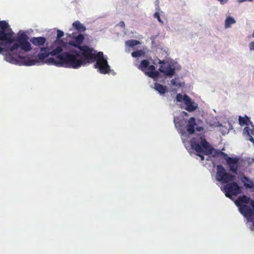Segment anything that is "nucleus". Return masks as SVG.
Returning <instances> with one entry per match:
<instances>
[{
    "instance_id": "obj_6",
    "label": "nucleus",
    "mask_w": 254,
    "mask_h": 254,
    "mask_svg": "<svg viewBox=\"0 0 254 254\" xmlns=\"http://www.w3.org/2000/svg\"><path fill=\"white\" fill-rule=\"evenodd\" d=\"M14 33L8 23L6 21H0V45L11 44L15 41Z\"/></svg>"
},
{
    "instance_id": "obj_1",
    "label": "nucleus",
    "mask_w": 254,
    "mask_h": 254,
    "mask_svg": "<svg viewBox=\"0 0 254 254\" xmlns=\"http://www.w3.org/2000/svg\"><path fill=\"white\" fill-rule=\"evenodd\" d=\"M80 51L71 50L64 52L56 58H50L47 63L58 66L78 68L87 64H91L96 60V51L84 45L79 49Z\"/></svg>"
},
{
    "instance_id": "obj_25",
    "label": "nucleus",
    "mask_w": 254,
    "mask_h": 254,
    "mask_svg": "<svg viewBox=\"0 0 254 254\" xmlns=\"http://www.w3.org/2000/svg\"><path fill=\"white\" fill-rule=\"evenodd\" d=\"M106 59L104 58L103 53L102 52H98L97 54H96V61H103Z\"/></svg>"
},
{
    "instance_id": "obj_8",
    "label": "nucleus",
    "mask_w": 254,
    "mask_h": 254,
    "mask_svg": "<svg viewBox=\"0 0 254 254\" xmlns=\"http://www.w3.org/2000/svg\"><path fill=\"white\" fill-rule=\"evenodd\" d=\"M221 190L225 193L226 196L230 198L232 196H236L242 192L241 187L234 181L226 184Z\"/></svg>"
},
{
    "instance_id": "obj_21",
    "label": "nucleus",
    "mask_w": 254,
    "mask_h": 254,
    "mask_svg": "<svg viewBox=\"0 0 254 254\" xmlns=\"http://www.w3.org/2000/svg\"><path fill=\"white\" fill-rule=\"evenodd\" d=\"M174 122L177 127H181L183 126V120L179 117H174Z\"/></svg>"
},
{
    "instance_id": "obj_12",
    "label": "nucleus",
    "mask_w": 254,
    "mask_h": 254,
    "mask_svg": "<svg viewBox=\"0 0 254 254\" xmlns=\"http://www.w3.org/2000/svg\"><path fill=\"white\" fill-rule=\"evenodd\" d=\"M225 160L229 167L230 171L233 173L237 174L239 159L238 157H228L225 158Z\"/></svg>"
},
{
    "instance_id": "obj_23",
    "label": "nucleus",
    "mask_w": 254,
    "mask_h": 254,
    "mask_svg": "<svg viewBox=\"0 0 254 254\" xmlns=\"http://www.w3.org/2000/svg\"><path fill=\"white\" fill-rule=\"evenodd\" d=\"M144 55V52L142 50H137L131 53V56L133 58H138Z\"/></svg>"
},
{
    "instance_id": "obj_2",
    "label": "nucleus",
    "mask_w": 254,
    "mask_h": 254,
    "mask_svg": "<svg viewBox=\"0 0 254 254\" xmlns=\"http://www.w3.org/2000/svg\"><path fill=\"white\" fill-rule=\"evenodd\" d=\"M40 51L41 52L36 55L35 59L21 56H18L17 58L20 60L23 65L26 66H31L40 63H46L52 65L47 63V60L50 58H56L61 55L59 54L63 51V49L61 47L58 46L53 51H50V48L46 47L41 48Z\"/></svg>"
},
{
    "instance_id": "obj_4",
    "label": "nucleus",
    "mask_w": 254,
    "mask_h": 254,
    "mask_svg": "<svg viewBox=\"0 0 254 254\" xmlns=\"http://www.w3.org/2000/svg\"><path fill=\"white\" fill-rule=\"evenodd\" d=\"M28 37L25 33L19 34L15 40V41L18 42V43H14L12 46L7 47L5 50L6 52L4 57L5 60L10 63L17 64L18 61L17 58L14 57L11 52L17 50L19 48L25 52L30 51L32 48L30 43L28 41Z\"/></svg>"
},
{
    "instance_id": "obj_26",
    "label": "nucleus",
    "mask_w": 254,
    "mask_h": 254,
    "mask_svg": "<svg viewBox=\"0 0 254 254\" xmlns=\"http://www.w3.org/2000/svg\"><path fill=\"white\" fill-rule=\"evenodd\" d=\"M171 84L175 86H177V87L181 86V83L179 80V78H175L174 79H172L171 80Z\"/></svg>"
},
{
    "instance_id": "obj_39",
    "label": "nucleus",
    "mask_w": 254,
    "mask_h": 254,
    "mask_svg": "<svg viewBox=\"0 0 254 254\" xmlns=\"http://www.w3.org/2000/svg\"><path fill=\"white\" fill-rule=\"evenodd\" d=\"M253 161L254 162V159H253Z\"/></svg>"
},
{
    "instance_id": "obj_16",
    "label": "nucleus",
    "mask_w": 254,
    "mask_h": 254,
    "mask_svg": "<svg viewBox=\"0 0 254 254\" xmlns=\"http://www.w3.org/2000/svg\"><path fill=\"white\" fill-rule=\"evenodd\" d=\"M84 40V36L82 34H79L75 38L74 41H71L69 43V45L79 49L81 48V47H83V46H81V44Z\"/></svg>"
},
{
    "instance_id": "obj_33",
    "label": "nucleus",
    "mask_w": 254,
    "mask_h": 254,
    "mask_svg": "<svg viewBox=\"0 0 254 254\" xmlns=\"http://www.w3.org/2000/svg\"><path fill=\"white\" fill-rule=\"evenodd\" d=\"M253 0H238V1L239 3H242L243 2L246 1H252Z\"/></svg>"
},
{
    "instance_id": "obj_17",
    "label": "nucleus",
    "mask_w": 254,
    "mask_h": 254,
    "mask_svg": "<svg viewBox=\"0 0 254 254\" xmlns=\"http://www.w3.org/2000/svg\"><path fill=\"white\" fill-rule=\"evenodd\" d=\"M46 41V39L43 37H33L30 39V42L36 46H43Z\"/></svg>"
},
{
    "instance_id": "obj_32",
    "label": "nucleus",
    "mask_w": 254,
    "mask_h": 254,
    "mask_svg": "<svg viewBox=\"0 0 254 254\" xmlns=\"http://www.w3.org/2000/svg\"><path fill=\"white\" fill-rule=\"evenodd\" d=\"M197 155H198L199 157H200L201 161H203V160H204V157L203 155H201V154H197Z\"/></svg>"
},
{
    "instance_id": "obj_27",
    "label": "nucleus",
    "mask_w": 254,
    "mask_h": 254,
    "mask_svg": "<svg viewBox=\"0 0 254 254\" xmlns=\"http://www.w3.org/2000/svg\"><path fill=\"white\" fill-rule=\"evenodd\" d=\"M64 35V32L60 30H58L57 31V39L55 41V43L57 41H60L61 42H63V41L61 40H60V39Z\"/></svg>"
},
{
    "instance_id": "obj_22",
    "label": "nucleus",
    "mask_w": 254,
    "mask_h": 254,
    "mask_svg": "<svg viewBox=\"0 0 254 254\" xmlns=\"http://www.w3.org/2000/svg\"><path fill=\"white\" fill-rule=\"evenodd\" d=\"M236 22L235 19L231 17H228L225 20V26L226 27H230L231 24Z\"/></svg>"
},
{
    "instance_id": "obj_10",
    "label": "nucleus",
    "mask_w": 254,
    "mask_h": 254,
    "mask_svg": "<svg viewBox=\"0 0 254 254\" xmlns=\"http://www.w3.org/2000/svg\"><path fill=\"white\" fill-rule=\"evenodd\" d=\"M138 68L142 71H145L146 69L148 70L149 71L145 72V74L152 78H157L159 75V72L157 70H155V66L153 65H149V62L147 60H142L138 65Z\"/></svg>"
},
{
    "instance_id": "obj_11",
    "label": "nucleus",
    "mask_w": 254,
    "mask_h": 254,
    "mask_svg": "<svg viewBox=\"0 0 254 254\" xmlns=\"http://www.w3.org/2000/svg\"><path fill=\"white\" fill-rule=\"evenodd\" d=\"M158 64H162L159 68V71L167 76L172 77L175 73V68L169 63L164 60H159Z\"/></svg>"
},
{
    "instance_id": "obj_3",
    "label": "nucleus",
    "mask_w": 254,
    "mask_h": 254,
    "mask_svg": "<svg viewBox=\"0 0 254 254\" xmlns=\"http://www.w3.org/2000/svg\"><path fill=\"white\" fill-rule=\"evenodd\" d=\"M190 145L191 147L198 153L204 152L206 155L212 154L213 157L221 155L225 157V158L229 157L227 154L222 151L214 149L206 140L204 136L201 134H198L196 137H193L190 140Z\"/></svg>"
},
{
    "instance_id": "obj_28",
    "label": "nucleus",
    "mask_w": 254,
    "mask_h": 254,
    "mask_svg": "<svg viewBox=\"0 0 254 254\" xmlns=\"http://www.w3.org/2000/svg\"><path fill=\"white\" fill-rule=\"evenodd\" d=\"M244 179L245 180H246L249 183V184H245V186L249 188H251V189L253 188L254 187L253 182L246 177H244Z\"/></svg>"
},
{
    "instance_id": "obj_29",
    "label": "nucleus",
    "mask_w": 254,
    "mask_h": 254,
    "mask_svg": "<svg viewBox=\"0 0 254 254\" xmlns=\"http://www.w3.org/2000/svg\"><path fill=\"white\" fill-rule=\"evenodd\" d=\"M153 16L154 18H157L159 22H160L162 24H163V21L161 20L160 16V14L158 12H156L154 14Z\"/></svg>"
},
{
    "instance_id": "obj_31",
    "label": "nucleus",
    "mask_w": 254,
    "mask_h": 254,
    "mask_svg": "<svg viewBox=\"0 0 254 254\" xmlns=\"http://www.w3.org/2000/svg\"><path fill=\"white\" fill-rule=\"evenodd\" d=\"M222 4L226 3L228 0H218Z\"/></svg>"
},
{
    "instance_id": "obj_35",
    "label": "nucleus",
    "mask_w": 254,
    "mask_h": 254,
    "mask_svg": "<svg viewBox=\"0 0 254 254\" xmlns=\"http://www.w3.org/2000/svg\"><path fill=\"white\" fill-rule=\"evenodd\" d=\"M182 114H183L184 116H189L188 113H187V112H185V111H183V112H182Z\"/></svg>"
},
{
    "instance_id": "obj_14",
    "label": "nucleus",
    "mask_w": 254,
    "mask_h": 254,
    "mask_svg": "<svg viewBox=\"0 0 254 254\" xmlns=\"http://www.w3.org/2000/svg\"><path fill=\"white\" fill-rule=\"evenodd\" d=\"M185 109L190 112L195 111L197 108V104L193 101L189 96H185Z\"/></svg>"
},
{
    "instance_id": "obj_9",
    "label": "nucleus",
    "mask_w": 254,
    "mask_h": 254,
    "mask_svg": "<svg viewBox=\"0 0 254 254\" xmlns=\"http://www.w3.org/2000/svg\"><path fill=\"white\" fill-rule=\"evenodd\" d=\"M216 178L218 181L227 184L235 180V177L227 173L222 165H218L216 167Z\"/></svg>"
},
{
    "instance_id": "obj_20",
    "label": "nucleus",
    "mask_w": 254,
    "mask_h": 254,
    "mask_svg": "<svg viewBox=\"0 0 254 254\" xmlns=\"http://www.w3.org/2000/svg\"><path fill=\"white\" fill-rule=\"evenodd\" d=\"M139 44L140 42L136 40H130L126 42V45L129 47H133L139 45Z\"/></svg>"
},
{
    "instance_id": "obj_18",
    "label": "nucleus",
    "mask_w": 254,
    "mask_h": 254,
    "mask_svg": "<svg viewBox=\"0 0 254 254\" xmlns=\"http://www.w3.org/2000/svg\"><path fill=\"white\" fill-rule=\"evenodd\" d=\"M72 26L79 32H84L86 30L85 26L79 21H74Z\"/></svg>"
},
{
    "instance_id": "obj_19",
    "label": "nucleus",
    "mask_w": 254,
    "mask_h": 254,
    "mask_svg": "<svg viewBox=\"0 0 254 254\" xmlns=\"http://www.w3.org/2000/svg\"><path fill=\"white\" fill-rule=\"evenodd\" d=\"M154 88L160 94H164L167 92V89L166 86L163 85L159 83H154Z\"/></svg>"
},
{
    "instance_id": "obj_36",
    "label": "nucleus",
    "mask_w": 254,
    "mask_h": 254,
    "mask_svg": "<svg viewBox=\"0 0 254 254\" xmlns=\"http://www.w3.org/2000/svg\"><path fill=\"white\" fill-rule=\"evenodd\" d=\"M120 25L122 26H124V27L125 26V23L123 21L120 22Z\"/></svg>"
},
{
    "instance_id": "obj_7",
    "label": "nucleus",
    "mask_w": 254,
    "mask_h": 254,
    "mask_svg": "<svg viewBox=\"0 0 254 254\" xmlns=\"http://www.w3.org/2000/svg\"><path fill=\"white\" fill-rule=\"evenodd\" d=\"M239 123L241 126L246 125L243 130V134L248 137V139L254 144V126L250 121V118L247 115L244 117L239 116Z\"/></svg>"
},
{
    "instance_id": "obj_24",
    "label": "nucleus",
    "mask_w": 254,
    "mask_h": 254,
    "mask_svg": "<svg viewBox=\"0 0 254 254\" xmlns=\"http://www.w3.org/2000/svg\"><path fill=\"white\" fill-rule=\"evenodd\" d=\"M188 96L187 94H184L183 95L181 93H178L176 95V100L178 102H182V101H184V103L185 102V96Z\"/></svg>"
},
{
    "instance_id": "obj_5",
    "label": "nucleus",
    "mask_w": 254,
    "mask_h": 254,
    "mask_svg": "<svg viewBox=\"0 0 254 254\" xmlns=\"http://www.w3.org/2000/svg\"><path fill=\"white\" fill-rule=\"evenodd\" d=\"M240 213L248 221L253 222L254 227V200L245 195L239 196L235 201Z\"/></svg>"
},
{
    "instance_id": "obj_38",
    "label": "nucleus",
    "mask_w": 254,
    "mask_h": 254,
    "mask_svg": "<svg viewBox=\"0 0 254 254\" xmlns=\"http://www.w3.org/2000/svg\"><path fill=\"white\" fill-rule=\"evenodd\" d=\"M252 36L254 38V30Z\"/></svg>"
},
{
    "instance_id": "obj_30",
    "label": "nucleus",
    "mask_w": 254,
    "mask_h": 254,
    "mask_svg": "<svg viewBox=\"0 0 254 254\" xmlns=\"http://www.w3.org/2000/svg\"><path fill=\"white\" fill-rule=\"evenodd\" d=\"M249 47L251 51L254 50V42H251L249 45Z\"/></svg>"
},
{
    "instance_id": "obj_37",
    "label": "nucleus",
    "mask_w": 254,
    "mask_h": 254,
    "mask_svg": "<svg viewBox=\"0 0 254 254\" xmlns=\"http://www.w3.org/2000/svg\"><path fill=\"white\" fill-rule=\"evenodd\" d=\"M3 50L4 49L1 47H0V53H1Z\"/></svg>"
},
{
    "instance_id": "obj_34",
    "label": "nucleus",
    "mask_w": 254,
    "mask_h": 254,
    "mask_svg": "<svg viewBox=\"0 0 254 254\" xmlns=\"http://www.w3.org/2000/svg\"><path fill=\"white\" fill-rule=\"evenodd\" d=\"M196 129L197 131H201V130H203V127H197L196 128Z\"/></svg>"
},
{
    "instance_id": "obj_13",
    "label": "nucleus",
    "mask_w": 254,
    "mask_h": 254,
    "mask_svg": "<svg viewBox=\"0 0 254 254\" xmlns=\"http://www.w3.org/2000/svg\"><path fill=\"white\" fill-rule=\"evenodd\" d=\"M95 67L98 68L100 72L102 74H107L110 70V67L106 60L100 62L97 61Z\"/></svg>"
},
{
    "instance_id": "obj_15",
    "label": "nucleus",
    "mask_w": 254,
    "mask_h": 254,
    "mask_svg": "<svg viewBox=\"0 0 254 254\" xmlns=\"http://www.w3.org/2000/svg\"><path fill=\"white\" fill-rule=\"evenodd\" d=\"M196 126L195 119L194 117H191L188 122V125L186 126L187 130L189 134H192L195 131V127Z\"/></svg>"
}]
</instances>
